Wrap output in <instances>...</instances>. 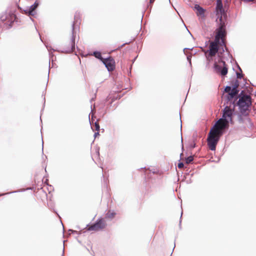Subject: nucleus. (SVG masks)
<instances>
[{
	"mask_svg": "<svg viewBox=\"0 0 256 256\" xmlns=\"http://www.w3.org/2000/svg\"><path fill=\"white\" fill-rule=\"evenodd\" d=\"M234 110L226 106L223 112L222 118H220L210 130L208 137V144L212 150H216V145L222 130L228 126L229 122L232 120Z\"/></svg>",
	"mask_w": 256,
	"mask_h": 256,
	"instance_id": "f257e3e1",
	"label": "nucleus"
},
{
	"mask_svg": "<svg viewBox=\"0 0 256 256\" xmlns=\"http://www.w3.org/2000/svg\"><path fill=\"white\" fill-rule=\"evenodd\" d=\"M226 34L225 28L222 26L217 30L214 42L210 43L209 50L205 53L208 60L210 61L212 60V57L214 56L218 51V44L220 43V40L222 42L224 43L223 38Z\"/></svg>",
	"mask_w": 256,
	"mask_h": 256,
	"instance_id": "f03ea898",
	"label": "nucleus"
},
{
	"mask_svg": "<svg viewBox=\"0 0 256 256\" xmlns=\"http://www.w3.org/2000/svg\"><path fill=\"white\" fill-rule=\"evenodd\" d=\"M238 104L242 110H246L251 104V98L249 96H243L240 98Z\"/></svg>",
	"mask_w": 256,
	"mask_h": 256,
	"instance_id": "7ed1b4c3",
	"label": "nucleus"
},
{
	"mask_svg": "<svg viewBox=\"0 0 256 256\" xmlns=\"http://www.w3.org/2000/svg\"><path fill=\"white\" fill-rule=\"evenodd\" d=\"M216 13L218 18H219L220 22V26H222L224 28V24L222 22V17H224L225 12L223 9L222 2L220 0H216Z\"/></svg>",
	"mask_w": 256,
	"mask_h": 256,
	"instance_id": "20e7f679",
	"label": "nucleus"
},
{
	"mask_svg": "<svg viewBox=\"0 0 256 256\" xmlns=\"http://www.w3.org/2000/svg\"><path fill=\"white\" fill-rule=\"evenodd\" d=\"M214 69L216 72H220L222 76H225L228 73V68L224 62H221L219 64H214Z\"/></svg>",
	"mask_w": 256,
	"mask_h": 256,
	"instance_id": "39448f33",
	"label": "nucleus"
},
{
	"mask_svg": "<svg viewBox=\"0 0 256 256\" xmlns=\"http://www.w3.org/2000/svg\"><path fill=\"white\" fill-rule=\"evenodd\" d=\"M106 226V223L104 220H99L96 223L92 226L88 228L90 230H99L104 228Z\"/></svg>",
	"mask_w": 256,
	"mask_h": 256,
	"instance_id": "423d86ee",
	"label": "nucleus"
},
{
	"mask_svg": "<svg viewBox=\"0 0 256 256\" xmlns=\"http://www.w3.org/2000/svg\"><path fill=\"white\" fill-rule=\"evenodd\" d=\"M102 62L108 71H112L114 68V61L112 58L104 59Z\"/></svg>",
	"mask_w": 256,
	"mask_h": 256,
	"instance_id": "0eeeda50",
	"label": "nucleus"
},
{
	"mask_svg": "<svg viewBox=\"0 0 256 256\" xmlns=\"http://www.w3.org/2000/svg\"><path fill=\"white\" fill-rule=\"evenodd\" d=\"M0 18L2 22H4L7 20H8V22H12L15 18V16L14 14H8L6 13H4L0 16Z\"/></svg>",
	"mask_w": 256,
	"mask_h": 256,
	"instance_id": "6e6552de",
	"label": "nucleus"
},
{
	"mask_svg": "<svg viewBox=\"0 0 256 256\" xmlns=\"http://www.w3.org/2000/svg\"><path fill=\"white\" fill-rule=\"evenodd\" d=\"M38 4L36 2L34 4L28 8L24 10L26 14H28L29 15L33 16L34 14V10L38 6Z\"/></svg>",
	"mask_w": 256,
	"mask_h": 256,
	"instance_id": "1a4fd4ad",
	"label": "nucleus"
},
{
	"mask_svg": "<svg viewBox=\"0 0 256 256\" xmlns=\"http://www.w3.org/2000/svg\"><path fill=\"white\" fill-rule=\"evenodd\" d=\"M194 9L196 10V14L198 16L203 18L204 16V10L198 4L194 6Z\"/></svg>",
	"mask_w": 256,
	"mask_h": 256,
	"instance_id": "9d476101",
	"label": "nucleus"
},
{
	"mask_svg": "<svg viewBox=\"0 0 256 256\" xmlns=\"http://www.w3.org/2000/svg\"><path fill=\"white\" fill-rule=\"evenodd\" d=\"M238 93V91L236 90V88H234L232 89L231 88L230 92V95L231 98H233Z\"/></svg>",
	"mask_w": 256,
	"mask_h": 256,
	"instance_id": "9b49d317",
	"label": "nucleus"
},
{
	"mask_svg": "<svg viewBox=\"0 0 256 256\" xmlns=\"http://www.w3.org/2000/svg\"><path fill=\"white\" fill-rule=\"evenodd\" d=\"M94 56L98 58V59H100V60H102H102H104V59L102 58V56H101V54L100 52H94Z\"/></svg>",
	"mask_w": 256,
	"mask_h": 256,
	"instance_id": "f8f14e48",
	"label": "nucleus"
},
{
	"mask_svg": "<svg viewBox=\"0 0 256 256\" xmlns=\"http://www.w3.org/2000/svg\"><path fill=\"white\" fill-rule=\"evenodd\" d=\"M115 214H116L114 212L110 211L106 214V217L108 218H112L114 216Z\"/></svg>",
	"mask_w": 256,
	"mask_h": 256,
	"instance_id": "ddd939ff",
	"label": "nucleus"
},
{
	"mask_svg": "<svg viewBox=\"0 0 256 256\" xmlns=\"http://www.w3.org/2000/svg\"><path fill=\"white\" fill-rule=\"evenodd\" d=\"M194 158L192 156H188L186 158V164H190L193 160Z\"/></svg>",
	"mask_w": 256,
	"mask_h": 256,
	"instance_id": "4468645a",
	"label": "nucleus"
},
{
	"mask_svg": "<svg viewBox=\"0 0 256 256\" xmlns=\"http://www.w3.org/2000/svg\"><path fill=\"white\" fill-rule=\"evenodd\" d=\"M94 126H95V130L96 131H99L100 130V126H99V124H98V122H96L94 123Z\"/></svg>",
	"mask_w": 256,
	"mask_h": 256,
	"instance_id": "2eb2a0df",
	"label": "nucleus"
},
{
	"mask_svg": "<svg viewBox=\"0 0 256 256\" xmlns=\"http://www.w3.org/2000/svg\"><path fill=\"white\" fill-rule=\"evenodd\" d=\"M231 90V88L230 86H226L225 88V91L226 92H228L230 94V92Z\"/></svg>",
	"mask_w": 256,
	"mask_h": 256,
	"instance_id": "dca6fc26",
	"label": "nucleus"
},
{
	"mask_svg": "<svg viewBox=\"0 0 256 256\" xmlns=\"http://www.w3.org/2000/svg\"><path fill=\"white\" fill-rule=\"evenodd\" d=\"M184 167V164L182 162H180L178 164V168H182Z\"/></svg>",
	"mask_w": 256,
	"mask_h": 256,
	"instance_id": "f3484780",
	"label": "nucleus"
},
{
	"mask_svg": "<svg viewBox=\"0 0 256 256\" xmlns=\"http://www.w3.org/2000/svg\"><path fill=\"white\" fill-rule=\"evenodd\" d=\"M236 75H237V78H240L242 77V76L239 72H236Z\"/></svg>",
	"mask_w": 256,
	"mask_h": 256,
	"instance_id": "a211bd4d",
	"label": "nucleus"
},
{
	"mask_svg": "<svg viewBox=\"0 0 256 256\" xmlns=\"http://www.w3.org/2000/svg\"><path fill=\"white\" fill-rule=\"evenodd\" d=\"M98 135H99V132H98H98H95V134H94V137L96 138V136H98Z\"/></svg>",
	"mask_w": 256,
	"mask_h": 256,
	"instance_id": "6ab92c4d",
	"label": "nucleus"
},
{
	"mask_svg": "<svg viewBox=\"0 0 256 256\" xmlns=\"http://www.w3.org/2000/svg\"><path fill=\"white\" fill-rule=\"evenodd\" d=\"M188 60L189 61L190 63V56H188L187 57Z\"/></svg>",
	"mask_w": 256,
	"mask_h": 256,
	"instance_id": "aec40b11",
	"label": "nucleus"
},
{
	"mask_svg": "<svg viewBox=\"0 0 256 256\" xmlns=\"http://www.w3.org/2000/svg\"><path fill=\"white\" fill-rule=\"evenodd\" d=\"M154 0H150V2H154Z\"/></svg>",
	"mask_w": 256,
	"mask_h": 256,
	"instance_id": "412c9836",
	"label": "nucleus"
},
{
	"mask_svg": "<svg viewBox=\"0 0 256 256\" xmlns=\"http://www.w3.org/2000/svg\"><path fill=\"white\" fill-rule=\"evenodd\" d=\"M240 68V71L242 72V70L240 68Z\"/></svg>",
	"mask_w": 256,
	"mask_h": 256,
	"instance_id": "4be33fe9",
	"label": "nucleus"
}]
</instances>
